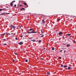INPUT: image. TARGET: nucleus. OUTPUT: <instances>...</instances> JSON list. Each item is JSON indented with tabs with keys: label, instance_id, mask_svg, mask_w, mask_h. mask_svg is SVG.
Instances as JSON below:
<instances>
[{
	"label": "nucleus",
	"instance_id": "f257e3e1",
	"mask_svg": "<svg viewBox=\"0 0 76 76\" xmlns=\"http://www.w3.org/2000/svg\"><path fill=\"white\" fill-rule=\"evenodd\" d=\"M10 26V27L14 28V29H15L16 28V27L13 25H11Z\"/></svg>",
	"mask_w": 76,
	"mask_h": 76
},
{
	"label": "nucleus",
	"instance_id": "f03ea898",
	"mask_svg": "<svg viewBox=\"0 0 76 76\" xmlns=\"http://www.w3.org/2000/svg\"><path fill=\"white\" fill-rule=\"evenodd\" d=\"M33 31H34V30H33L31 31H29L28 32V34H33Z\"/></svg>",
	"mask_w": 76,
	"mask_h": 76
},
{
	"label": "nucleus",
	"instance_id": "7ed1b4c3",
	"mask_svg": "<svg viewBox=\"0 0 76 76\" xmlns=\"http://www.w3.org/2000/svg\"><path fill=\"white\" fill-rule=\"evenodd\" d=\"M23 44V43L22 42H20L18 43V44L19 45H22Z\"/></svg>",
	"mask_w": 76,
	"mask_h": 76
},
{
	"label": "nucleus",
	"instance_id": "20e7f679",
	"mask_svg": "<svg viewBox=\"0 0 76 76\" xmlns=\"http://www.w3.org/2000/svg\"><path fill=\"white\" fill-rule=\"evenodd\" d=\"M4 13H5V14H10V13H6L4 12L3 14H1L0 15V16H1V15H4Z\"/></svg>",
	"mask_w": 76,
	"mask_h": 76
},
{
	"label": "nucleus",
	"instance_id": "39448f33",
	"mask_svg": "<svg viewBox=\"0 0 76 76\" xmlns=\"http://www.w3.org/2000/svg\"><path fill=\"white\" fill-rule=\"evenodd\" d=\"M62 32H60L58 33V35H62Z\"/></svg>",
	"mask_w": 76,
	"mask_h": 76
},
{
	"label": "nucleus",
	"instance_id": "423d86ee",
	"mask_svg": "<svg viewBox=\"0 0 76 76\" xmlns=\"http://www.w3.org/2000/svg\"><path fill=\"white\" fill-rule=\"evenodd\" d=\"M42 23L43 24H44V23H45V21H44V20H42Z\"/></svg>",
	"mask_w": 76,
	"mask_h": 76
},
{
	"label": "nucleus",
	"instance_id": "0eeeda50",
	"mask_svg": "<svg viewBox=\"0 0 76 76\" xmlns=\"http://www.w3.org/2000/svg\"><path fill=\"white\" fill-rule=\"evenodd\" d=\"M68 70H70V69H71V67H70V66H69L68 68Z\"/></svg>",
	"mask_w": 76,
	"mask_h": 76
},
{
	"label": "nucleus",
	"instance_id": "6e6552de",
	"mask_svg": "<svg viewBox=\"0 0 76 76\" xmlns=\"http://www.w3.org/2000/svg\"><path fill=\"white\" fill-rule=\"evenodd\" d=\"M67 47H70V45L68 44V45H66Z\"/></svg>",
	"mask_w": 76,
	"mask_h": 76
},
{
	"label": "nucleus",
	"instance_id": "1a4fd4ad",
	"mask_svg": "<svg viewBox=\"0 0 76 76\" xmlns=\"http://www.w3.org/2000/svg\"><path fill=\"white\" fill-rule=\"evenodd\" d=\"M23 4H24L26 6V5H27V4L26 3H23Z\"/></svg>",
	"mask_w": 76,
	"mask_h": 76
},
{
	"label": "nucleus",
	"instance_id": "9d476101",
	"mask_svg": "<svg viewBox=\"0 0 76 76\" xmlns=\"http://www.w3.org/2000/svg\"><path fill=\"white\" fill-rule=\"evenodd\" d=\"M71 34H66V35H67V36H69V35H71Z\"/></svg>",
	"mask_w": 76,
	"mask_h": 76
},
{
	"label": "nucleus",
	"instance_id": "9b49d317",
	"mask_svg": "<svg viewBox=\"0 0 76 76\" xmlns=\"http://www.w3.org/2000/svg\"><path fill=\"white\" fill-rule=\"evenodd\" d=\"M20 10H25V8H22V9H20Z\"/></svg>",
	"mask_w": 76,
	"mask_h": 76
},
{
	"label": "nucleus",
	"instance_id": "f8f14e48",
	"mask_svg": "<svg viewBox=\"0 0 76 76\" xmlns=\"http://www.w3.org/2000/svg\"><path fill=\"white\" fill-rule=\"evenodd\" d=\"M47 74L48 75H50V72H47Z\"/></svg>",
	"mask_w": 76,
	"mask_h": 76
},
{
	"label": "nucleus",
	"instance_id": "ddd939ff",
	"mask_svg": "<svg viewBox=\"0 0 76 76\" xmlns=\"http://www.w3.org/2000/svg\"><path fill=\"white\" fill-rule=\"evenodd\" d=\"M13 3L12 2L10 4V6H13Z\"/></svg>",
	"mask_w": 76,
	"mask_h": 76
},
{
	"label": "nucleus",
	"instance_id": "4468645a",
	"mask_svg": "<svg viewBox=\"0 0 76 76\" xmlns=\"http://www.w3.org/2000/svg\"><path fill=\"white\" fill-rule=\"evenodd\" d=\"M33 29V28H31L30 29H29V31H32Z\"/></svg>",
	"mask_w": 76,
	"mask_h": 76
},
{
	"label": "nucleus",
	"instance_id": "2eb2a0df",
	"mask_svg": "<svg viewBox=\"0 0 76 76\" xmlns=\"http://www.w3.org/2000/svg\"><path fill=\"white\" fill-rule=\"evenodd\" d=\"M32 41H33V42H35V41H36V40L34 39Z\"/></svg>",
	"mask_w": 76,
	"mask_h": 76
},
{
	"label": "nucleus",
	"instance_id": "dca6fc26",
	"mask_svg": "<svg viewBox=\"0 0 76 76\" xmlns=\"http://www.w3.org/2000/svg\"><path fill=\"white\" fill-rule=\"evenodd\" d=\"M41 33H42V34H43V31H42V30H41Z\"/></svg>",
	"mask_w": 76,
	"mask_h": 76
},
{
	"label": "nucleus",
	"instance_id": "f3484780",
	"mask_svg": "<svg viewBox=\"0 0 76 76\" xmlns=\"http://www.w3.org/2000/svg\"><path fill=\"white\" fill-rule=\"evenodd\" d=\"M67 67V66H66V65H64V67L65 68V67Z\"/></svg>",
	"mask_w": 76,
	"mask_h": 76
},
{
	"label": "nucleus",
	"instance_id": "a211bd4d",
	"mask_svg": "<svg viewBox=\"0 0 76 76\" xmlns=\"http://www.w3.org/2000/svg\"><path fill=\"white\" fill-rule=\"evenodd\" d=\"M6 34V33H4V34H3V35H2V37H4V35H5Z\"/></svg>",
	"mask_w": 76,
	"mask_h": 76
},
{
	"label": "nucleus",
	"instance_id": "6ab92c4d",
	"mask_svg": "<svg viewBox=\"0 0 76 76\" xmlns=\"http://www.w3.org/2000/svg\"><path fill=\"white\" fill-rule=\"evenodd\" d=\"M37 33V31H33V34L34 33Z\"/></svg>",
	"mask_w": 76,
	"mask_h": 76
},
{
	"label": "nucleus",
	"instance_id": "aec40b11",
	"mask_svg": "<svg viewBox=\"0 0 76 76\" xmlns=\"http://www.w3.org/2000/svg\"><path fill=\"white\" fill-rule=\"evenodd\" d=\"M5 34H7V35H10V33H5Z\"/></svg>",
	"mask_w": 76,
	"mask_h": 76
},
{
	"label": "nucleus",
	"instance_id": "412c9836",
	"mask_svg": "<svg viewBox=\"0 0 76 76\" xmlns=\"http://www.w3.org/2000/svg\"><path fill=\"white\" fill-rule=\"evenodd\" d=\"M61 20L60 19H59L57 20L58 21H59V20Z\"/></svg>",
	"mask_w": 76,
	"mask_h": 76
},
{
	"label": "nucleus",
	"instance_id": "4be33fe9",
	"mask_svg": "<svg viewBox=\"0 0 76 76\" xmlns=\"http://www.w3.org/2000/svg\"><path fill=\"white\" fill-rule=\"evenodd\" d=\"M52 50H54V48H52Z\"/></svg>",
	"mask_w": 76,
	"mask_h": 76
},
{
	"label": "nucleus",
	"instance_id": "5701e85b",
	"mask_svg": "<svg viewBox=\"0 0 76 76\" xmlns=\"http://www.w3.org/2000/svg\"><path fill=\"white\" fill-rule=\"evenodd\" d=\"M6 8H3L2 9V10H6Z\"/></svg>",
	"mask_w": 76,
	"mask_h": 76
},
{
	"label": "nucleus",
	"instance_id": "b1692460",
	"mask_svg": "<svg viewBox=\"0 0 76 76\" xmlns=\"http://www.w3.org/2000/svg\"><path fill=\"white\" fill-rule=\"evenodd\" d=\"M2 9H0V11L1 12L2 11Z\"/></svg>",
	"mask_w": 76,
	"mask_h": 76
},
{
	"label": "nucleus",
	"instance_id": "393cba45",
	"mask_svg": "<svg viewBox=\"0 0 76 76\" xmlns=\"http://www.w3.org/2000/svg\"><path fill=\"white\" fill-rule=\"evenodd\" d=\"M44 37V34H43L42 36H41V37Z\"/></svg>",
	"mask_w": 76,
	"mask_h": 76
},
{
	"label": "nucleus",
	"instance_id": "a878e982",
	"mask_svg": "<svg viewBox=\"0 0 76 76\" xmlns=\"http://www.w3.org/2000/svg\"><path fill=\"white\" fill-rule=\"evenodd\" d=\"M14 54H15V55H17V53H16L15 52L14 53Z\"/></svg>",
	"mask_w": 76,
	"mask_h": 76
},
{
	"label": "nucleus",
	"instance_id": "bb28decb",
	"mask_svg": "<svg viewBox=\"0 0 76 76\" xmlns=\"http://www.w3.org/2000/svg\"><path fill=\"white\" fill-rule=\"evenodd\" d=\"M25 61H26V62H28V60H25Z\"/></svg>",
	"mask_w": 76,
	"mask_h": 76
},
{
	"label": "nucleus",
	"instance_id": "cd10ccee",
	"mask_svg": "<svg viewBox=\"0 0 76 76\" xmlns=\"http://www.w3.org/2000/svg\"><path fill=\"white\" fill-rule=\"evenodd\" d=\"M41 42V40H39V43Z\"/></svg>",
	"mask_w": 76,
	"mask_h": 76
},
{
	"label": "nucleus",
	"instance_id": "c85d7f7f",
	"mask_svg": "<svg viewBox=\"0 0 76 76\" xmlns=\"http://www.w3.org/2000/svg\"><path fill=\"white\" fill-rule=\"evenodd\" d=\"M14 2H15V1H12V2L13 3H14Z\"/></svg>",
	"mask_w": 76,
	"mask_h": 76
},
{
	"label": "nucleus",
	"instance_id": "c756f323",
	"mask_svg": "<svg viewBox=\"0 0 76 76\" xmlns=\"http://www.w3.org/2000/svg\"><path fill=\"white\" fill-rule=\"evenodd\" d=\"M63 39H64L65 38H64V36L63 37Z\"/></svg>",
	"mask_w": 76,
	"mask_h": 76
},
{
	"label": "nucleus",
	"instance_id": "7c9ffc66",
	"mask_svg": "<svg viewBox=\"0 0 76 76\" xmlns=\"http://www.w3.org/2000/svg\"><path fill=\"white\" fill-rule=\"evenodd\" d=\"M59 58H60V59H61V57H59Z\"/></svg>",
	"mask_w": 76,
	"mask_h": 76
},
{
	"label": "nucleus",
	"instance_id": "2f4dec72",
	"mask_svg": "<svg viewBox=\"0 0 76 76\" xmlns=\"http://www.w3.org/2000/svg\"><path fill=\"white\" fill-rule=\"evenodd\" d=\"M61 67H63V64L61 65Z\"/></svg>",
	"mask_w": 76,
	"mask_h": 76
},
{
	"label": "nucleus",
	"instance_id": "473e14b6",
	"mask_svg": "<svg viewBox=\"0 0 76 76\" xmlns=\"http://www.w3.org/2000/svg\"><path fill=\"white\" fill-rule=\"evenodd\" d=\"M26 6V7H28V4Z\"/></svg>",
	"mask_w": 76,
	"mask_h": 76
},
{
	"label": "nucleus",
	"instance_id": "72a5a7b5",
	"mask_svg": "<svg viewBox=\"0 0 76 76\" xmlns=\"http://www.w3.org/2000/svg\"><path fill=\"white\" fill-rule=\"evenodd\" d=\"M60 52H62V51H63V50H60Z\"/></svg>",
	"mask_w": 76,
	"mask_h": 76
},
{
	"label": "nucleus",
	"instance_id": "f704fd0d",
	"mask_svg": "<svg viewBox=\"0 0 76 76\" xmlns=\"http://www.w3.org/2000/svg\"><path fill=\"white\" fill-rule=\"evenodd\" d=\"M20 37H21V38H22V37H23V35L21 36Z\"/></svg>",
	"mask_w": 76,
	"mask_h": 76
},
{
	"label": "nucleus",
	"instance_id": "c9c22d12",
	"mask_svg": "<svg viewBox=\"0 0 76 76\" xmlns=\"http://www.w3.org/2000/svg\"><path fill=\"white\" fill-rule=\"evenodd\" d=\"M14 6H15V7H16V4H15V5H14Z\"/></svg>",
	"mask_w": 76,
	"mask_h": 76
},
{
	"label": "nucleus",
	"instance_id": "e433bc0d",
	"mask_svg": "<svg viewBox=\"0 0 76 76\" xmlns=\"http://www.w3.org/2000/svg\"><path fill=\"white\" fill-rule=\"evenodd\" d=\"M19 27L20 28V29L21 28V27L20 26H19Z\"/></svg>",
	"mask_w": 76,
	"mask_h": 76
},
{
	"label": "nucleus",
	"instance_id": "4c0bfd02",
	"mask_svg": "<svg viewBox=\"0 0 76 76\" xmlns=\"http://www.w3.org/2000/svg\"><path fill=\"white\" fill-rule=\"evenodd\" d=\"M15 39H16V40H17L18 38H15Z\"/></svg>",
	"mask_w": 76,
	"mask_h": 76
},
{
	"label": "nucleus",
	"instance_id": "58836bf2",
	"mask_svg": "<svg viewBox=\"0 0 76 76\" xmlns=\"http://www.w3.org/2000/svg\"><path fill=\"white\" fill-rule=\"evenodd\" d=\"M5 40H6V39H4L3 41H5Z\"/></svg>",
	"mask_w": 76,
	"mask_h": 76
},
{
	"label": "nucleus",
	"instance_id": "ea45409f",
	"mask_svg": "<svg viewBox=\"0 0 76 76\" xmlns=\"http://www.w3.org/2000/svg\"><path fill=\"white\" fill-rule=\"evenodd\" d=\"M13 62H15V60H13Z\"/></svg>",
	"mask_w": 76,
	"mask_h": 76
},
{
	"label": "nucleus",
	"instance_id": "a19ab883",
	"mask_svg": "<svg viewBox=\"0 0 76 76\" xmlns=\"http://www.w3.org/2000/svg\"><path fill=\"white\" fill-rule=\"evenodd\" d=\"M41 60H44V59H43V58H41Z\"/></svg>",
	"mask_w": 76,
	"mask_h": 76
},
{
	"label": "nucleus",
	"instance_id": "79ce46f5",
	"mask_svg": "<svg viewBox=\"0 0 76 76\" xmlns=\"http://www.w3.org/2000/svg\"><path fill=\"white\" fill-rule=\"evenodd\" d=\"M20 6H22V5H21V4L20 5Z\"/></svg>",
	"mask_w": 76,
	"mask_h": 76
},
{
	"label": "nucleus",
	"instance_id": "37998d69",
	"mask_svg": "<svg viewBox=\"0 0 76 76\" xmlns=\"http://www.w3.org/2000/svg\"><path fill=\"white\" fill-rule=\"evenodd\" d=\"M66 50L64 51V53H66Z\"/></svg>",
	"mask_w": 76,
	"mask_h": 76
},
{
	"label": "nucleus",
	"instance_id": "c03bdc74",
	"mask_svg": "<svg viewBox=\"0 0 76 76\" xmlns=\"http://www.w3.org/2000/svg\"><path fill=\"white\" fill-rule=\"evenodd\" d=\"M4 45H6V44H4Z\"/></svg>",
	"mask_w": 76,
	"mask_h": 76
},
{
	"label": "nucleus",
	"instance_id": "a18cd8bd",
	"mask_svg": "<svg viewBox=\"0 0 76 76\" xmlns=\"http://www.w3.org/2000/svg\"><path fill=\"white\" fill-rule=\"evenodd\" d=\"M43 50H45V48H43Z\"/></svg>",
	"mask_w": 76,
	"mask_h": 76
},
{
	"label": "nucleus",
	"instance_id": "49530a36",
	"mask_svg": "<svg viewBox=\"0 0 76 76\" xmlns=\"http://www.w3.org/2000/svg\"><path fill=\"white\" fill-rule=\"evenodd\" d=\"M23 48L22 49V50H23Z\"/></svg>",
	"mask_w": 76,
	"mask_h": 76
},
{
	"label": "nucleus",
	"instance_id": "de8ad7c7",
	"mask_svg": "<svg viewBox=\"0 0 76 76\" xmlns=\"http://www.w3.org/2000/svg\"><path fill=\"white\" fill-rule=\"evenodd\" d=\"M40 35H42V34H40Z\"/></svg>",
	"mask_w": 76,
	"mask_h": 76
},
{
	"label": "nucleus",
	"instance_id": "09e8293b",
	"mask_svg": "<svg viewBox=\"0 0 76 76\" xmlns=\"http://www.w3.org/2000/svg\"><path fill=\"white\" fill-rule=\"evenodd\" d=\"M64 45H65V44L64 43L63 44Z\"/></svg>",
	"mask_w": 76,
	"mask_h": 76
},
{
	"label": "nucleus",
	"instance_id": "8fccbe9b",
	"mask_svg": "<svg viewBox=\"0 0 76 76\" xmlns=\"http://www.w3.org/2000/svg\"><path fill=\"white\" fill-rule=\"evenodd\" d=\"M53 48H54V47H53Z\"/></svg>",
	"mask_w": 76,
	"mask_h": 76
}]
</instances>
